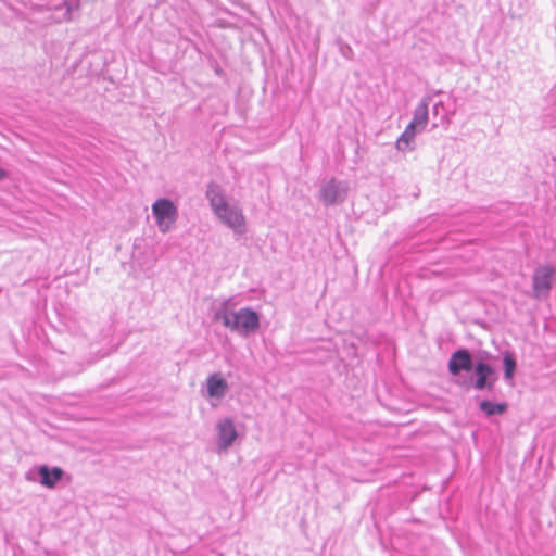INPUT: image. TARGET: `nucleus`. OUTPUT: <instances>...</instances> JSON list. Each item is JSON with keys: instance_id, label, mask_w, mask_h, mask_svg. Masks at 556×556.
Here are the masks:
<instances>
[{"instance_id": "obj_1", "label": "nucleus", "mask_w": 556, "mask_h": 556, "mask_svg": "<svg viewBox=\"0 0 556 556\" xmlns=\"http://www.w3.org/2000/svg\"><path fill=\"white\" fill-rule=\"evenodd\" d=\"M233 298L225 299L214 313V318L223 326L241 337L255 333L261 327L260 314L251 307L232 311Z\"/></svg>"}, {"instance_id": "obj_2", "label": "nucleus", "mask_w": 556, "mask_h": 556, "mask_svg": "<svg viewBox=\"0 0 556 556\" xmlns=\"http://www.w3.org/2000/svg\"><path fill=\"white\" fill-rule=\"evenodd\" d=\"M205 197L215 216L235 235L242 236L247 232L245 217L241 208L227 202L225 191L218 184L210 182Z\"/></svg>"}, {"instance_id": "obj_3", "label": "nucleus", "mask_w": 556, "mask_h": 556, "mask_svg": "<svg viewBox=\"0 0 556 556\" xmlns=\"http://www.w3.org/2000/svg\"><path fill=\"white\" fill-rule=\"evenodd\" d=\"M151 210L155 224L162 233H167L175 227L179 213L177 205L170 199H156Z\"/></svg>"}, {"instance_id": "obj_4", "label": "nucleus", "mask_w": 556, "mask_h": 556, "mask_svg": "<svg viewBox=\"0 0 556 556\" xmlns=\"http://www.w3.org/2000/svg\"><path fill=\"white\" fill-rule=\"evenodd\" d=\"M556 269L551 265H540L534 269L532 277V293L536 300H545L549 296Z\"/></svg>"}, {"instance_id": "obj_5", "label": "nucleus", "mask_w": 556, "mask_h": 556, "mask_svg": "<svg viewBox=\"0 0 556 556\" xmlns=\"http://www.w3.org/2000/svg\"><path fill=\"white\" fill-rule=\"evenodd\" d=\"M348 194V185L344 181L331 178L325 182L319 191V200L326 205H334L345 200Z\"/></svg>"}, {"instance_id": "obj_6", "label": "nucleus", "mask_w": 556, "mask_h": 556, "mask_svg": "<svg viewBox=\"0 0 556 556\" xmlns=\"http://www.w3.org/2000/svg\"><path fill=\"white\" fill-rule=\"evenodd\" d=\"M215 430L217 450L219 453L226 452L238 438L233 420L229 417L219 419L216 422Z\"/></svg>"}, {"instance_id": "obj_7", "label": "nucleus", "mask_w": 556, "mask_h": 556, "mask_svg": "<svg viewBox=\"0 0 556 556\" xmlns=\"http://www.w3.org/2000/svg\"><path fill=\"white\" fill-rule=\"evenodd\" d=\"M476 379L472 383L473 388L479 391H493L498 379L495 369L488 363L477 362L473 367Z\"/></svg>"}, {"instance_id": "obj_8", "label": "nucleus", "mask_w": 556, "mask_h": 556, "mask_svg": "<svg viewBox=\"0 0 556 556\" xmlns=\"http://www.w3.org/2000/svg\"><path fill=\"white\" fill-rule=\"evenodd\" d=\"M447 367L453 376H458L462 371H471L475 364L470 352L467 349L456 350L452 353Z\"/></svg>"}, {"instance_id": "obj_9", "label": "nucleus", "mask_w": 556, "mask_h": 556, "mask_svg": "<svg viewBox=\"0 0 556 556\" xmlns=\"http://www.w3.org/2000/svg\"><path fill=\"white\" fill-rule=\"evenodd\" d=\"M40 483L48 488L53 489L62 480L64 470L60 467H49L41 465L37 468Z\"/></svg>"}, {"instance_id": "obj_10", "label": "nucleus", "mask_w": 556, "mask_h": 556, "mask_svg": "<svg viewBox=\"0 0 556 556\" xmlns=\"http://www.w3.org/2000/svg\"><path fill=\"white\" fill-rule=\"evenodd\" d=\"M206 390L210 397L222 399L228 391V383L219 374H212L206 379Z\"/></svg>"}, {"instance_id": "obj_11", "label": "nucleus", "mask_w": 556, "mask_h": 556, "mask_svg": "<svg viewBox=\"0 0 556 556\" xmlns=\"http://www.w3.org/2000/svg\"><path fill=\"white\" fill-rule=\"evenodd\" d=\"M430 101V96L424 97L414 111L413 119L410 123L417 126L419 129H425L428 124Z\"/></svg>"}, {"instance_id": "obj_12", "label": "nucleus", "mask_w": 556, "mask_h": 556, "mask_svg": "<svg viewBox=\"0 0 556 556\" xmlns=\"http://www.w3.org/2000/svg\"><path fill=\"white\" fill-rule=\"evenodd\" d=\"M479 408L488 417L495 415H503L507 410L506 403H493L489 400H482L479 403Z\"/></svg>"}, {"instance_id": "obj_13", "label": "nucleus", "mask_w": 556, "mask_h": 556, "mask_svg": "<svg viewBox=\"0 0 556 556\" xmlns=\"http://www.w3.org/2000/svg\"><path fill=\"white\" fill-rule=\"evenodd\" d=\"M503 365H504V379L505 380L513 379L514 374L516 371L517 363L511 353L504 354Z\"/></svg>"}, {"instance_id": "obj_14", "label": "nucleus", "mask_w": 556, "mask_h": 556, "mask_svg": "<svg viewBox=\"0 0 556 556\" xmlns=\"http://www.w3.org/2000/svg\"><path fill=\"white\" fill-rule=\"evenodd\" d=\"M414 139L415 138L407 130H404L396 141L397 150H412L413 148L410 147V143L414 141Z\"/></svg>"}, {"instance_id": "obj_15", "label": "nucleus", "mask_w": 556, "mask_h": 556, "mask_svg": "<svg viewBox=\"0 0 556 556\" xmlns=\"http://www.w3.org/2000/svg\"><path fill=\"white\" fill-rule=\"evenodd\" d=\"M405 130H407L414 138L416 137L417 134L421 132L424 129H419L417 126L413 125L412 123H409Z\"/></svg>"}, {"instance_id": "obj_16", "label": "nucleus", "mask_w": 556, "mask_h": 556, "mask_svg": "<svg viewBox=\"0 0 556 556\" xmlns=\"http://www.w3.org/2000/svg\"><path fill=\"white\" fill-rule=\"evenodd\" d=\"M440 106H443V103H442L441 101H440V102H438V103H435V104L433 105V113H434V114H438V113H439V108H440Z\"/></svg>"}, {"instance_id": "obj_17", "label": "nucleus", "mask_w": 556, "mask_h": 556, "mask_svg": "<svg viewBox=\"0 0 556 556\" xmlns=\"http://www.w3.org/2000/svg\"><path fill=\"white\" fill-rule=\"evenodd\" d=\"M7 177V172L2 168H0V180L4 179Z\"/></svg>"}]
</instances>
